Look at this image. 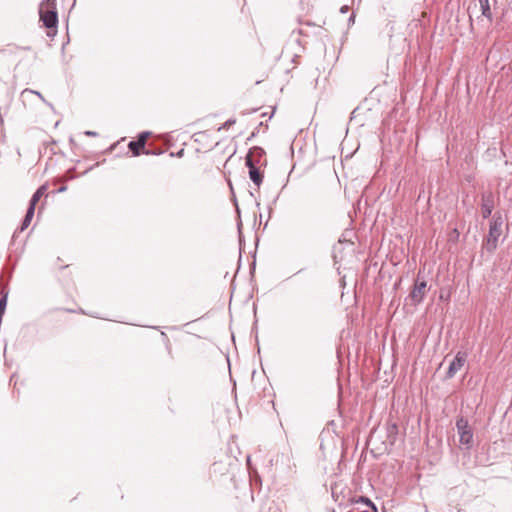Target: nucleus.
<instances>
[{
  "label": "nucleus",
  "instance_id": "nucleus-9",
  "mask_svg": "<svg viewBox=\"0 0 512 512\" xmlns=\"http://www.w3.org/2000/svg\"><path fill=\"white\" fill-rule=\"evenodd\" d=\"M149 135L150 132H142L138 135L137 140L129 142L128 147L131 150L133 156H139L141 154V151H143L145 148Z\"/></svg>",
  "mask_w": 512,
  "mask_h": 512
},
{
  "label": "nucleus",
  "instance_id": "nucleus-4",
  "mask_svg": "<svg viewBox=\"0 0 512 512\" xmlns=\"http://www.w3.org/2000/svg\"><path fill=\"white\" fill-rule=\"evenodd\" d=\"M426 292L427 282L425 280L420 281L419 279H417L409 294V298L414 305H418L424 300Z\"/></svg>",
  "mask_w": 512,
  "mask_h": 512
},
{
  "label": "nucleus",
  "instance_id": "nucleus-3",
  "mask_svg": "<svg viewBox=\"0 0 512 512\" xmlns=\"http://www.w3.org/2000/svg\"><path fill=\"white\" fill-rule=\"evenodd\" d=\"M456 428L460 444L469 449L473 443V431L469 426L468 421L465 418L460 417L456 421Z\"/></svg>",
  "mask_w": 512,
  "mask_h": 512
},
{
  "label": "nucleus",
  "instance_id": "nucleus-12",
  "mask_svg": "<svg viewBox=\"0 0 512 512\" xmlns=\"http://www.w3.org/2000/svg\"><path fill=\"white\" fill-rule=\"evenodd\" d=\"M478 1L480 4V7H481L482 15L484 17H486L489 21H492L493 15L491 12L489 0H478Z\"/></svg>",
  "mask_w": 512,
  "mask_h": 512
},
{
  "label": "nucleus",
  "instance_id": "nucleus-6",
  "mask_svg": "<svg viewBox=\"0 0 512 512\" xmlns=\"http://www.w3.org/2000/svg\"><path fill=\"white\" fill-rule=\"evenodd\" d=\"M495 206L494 195L487 191L481 194V214L484 219L490 217Z\"/></svg>",
  "mask_w": 512,
  "mask_h": 512
},
{
  "label": "nucleus",
  "instance_id": "nucleus-8",
  "mask_svg": "<svg viewBox=\"0 0 512 512\" xmlns=\"http://www.w3.org/2000/svg\"><path fill=\"white\" fill-rule=\"evenodd\" d=\"M246 166L249 168V177L256 186H260L263 182V175L251 157L245 158Z\"/></svg>",
  "mask_w": 512,
  "mask_h": 512
},
{
  "label": "nucleus",
  "instance_id": "nucleus-15",
  "mask_svg": "<svg viewBox=\"0 0 512 512\" xmlns=\"http://www.w3.org/2000/svg\"><path fill=\"white\" fill-rule=\"evenodd\" d=\"M67 190V186L65 185H62L60 186L57 190H56V193H63Z\"/></svg>",
  "mask_w": 512,
  "mask_h": 512
},
{
  "label": "nucleus",
  "instance_id": "nucleus-5",
  "mask_svg": "<svg viewBox=\"0 0 512 512\" xmlns=\"http://www.w3.org/2000/svg\"><path fill=\"white\" fill-rule=\"evenodd\" d=\"M42 196L40 194H38V192L35 191V193L32 195L31 199H30V203H29V207L27 209V212H26V215L22 221V224H21V227H20V232L24 231L25 229H27L33 219V216H34V213H35V207H36V204L38 203V201L40 200Z\"/></svg>",
  "mask_w": 512,
  "mask_h": 512
},
{
  "label": "nucleus",
  "instance_id": "nucleus-1",
  "mask_svg": "<svg viewBox=\"0 0 512 512\" xmlns=\"http://www.w3.org/2000/svg\"><path fill=\"white\" fill-rule=\"evenodd\" d=\"M503 219L500 214H495L489 223V232L484 243L488 252H494L498 245V240L502 234Z\"/></svg>",
  "mask_w": 512,
  "mask_h": 512
},
{
  "label": "nucleus",
  "instance_id": "nucleus-11",
  "mask_svg": "<svg viewBox=\"0 0 512 512\" xmlns=\"http://www.w3.org/2000/svg\"><path fill=\"white\" fill-rule=\"evenodd\" d=\"M265 155V151L258 146L252 147L246 157H251L255 161L256 165L260 163L261 158Z\"/></svg>",
  "mask_w": 512,
  "mask_h": 512
},
{
  "label": "nucleus",
  "instance_id": "nucleus-14",
  "mask_svg": "<svg viewBox=\"0 0 512 512\" xmlns=\"http://www.w3.org/2000/svg\"><path fill=\"white\" fill-rule=\"evenodd\" d=\"M235 122H236V120H235V119H228V120L224 123L223 127H224V128H228V127H230L231 125H233Z\"/></svg>",
  "mask_w": 512,
  "mask_h": 512
},
{
  "label": "nucleus",
  "instance_id": "nucleus-13",
  "mask_svg": "<svg viewBox=\"0 0 512 512\" xmlns=\"http://www.w3.org/2000/svg\"><path fill=\"white\" fill-rule=\"evenodd\" d=\"M46 191H47V185H46V184H44V185L40 186V187L36 190V192H38V194H40L41 196H43V195L46 193Z\"/></svg>",
  "mask_w": 512,
  "mask_h": 512
},
{
  "label": "nucleus",
  "instance_id": "nucleus-10",
  "mask_svg": "<svg viewBox=\"0 0 512 512\" xmlns=\"http://www.w3.org/2000/svg\"><path fill=\"white\" fill-rule=\"evenodd\" d=\"M355 504L361 505L357 507L360 512H377L375 505L370 499L366 497L360 496L357 500H355Z\"/></svg>",
  "mask_w": 512,
  "mask_h": 512
},
{
  "label": "nucleus",
  "instance_id": "nucleus-2",
  "mask_svg": "<svg viewBox=\"0 0 512 512\" xmlns=\"http://www.w3.org/2000/svg\"><path fill=\"white\" fill-rule=\"evenodd\" d=\"M39 14L44 26L48 29H54L56 31L58 24L56 0L42 1L40 4Z\"/></svg>",
  "mask_w": 512,
  "mask_h": 512
},
{
  "label": "nucleus",
  "instance_id": "nucleus-16",
  "mask_svg": "<svg viewBox=\"0 0 512 512\" xmlns=\"http://www.w3.org/2000/svg\"><path fill=\"white\" fill-rule=\"evenodd\" d=\"M85 135H87V136H96L97 132H95V131H86Z\"/></svg>",
  "mask_w": 512,
  "mask_h": 512
},
{
  "label": "nucleus",
  "instance_id": "nucleus-7",
  "mask_svg": "<svg viewBox=\"0 0 512 512\" xmlns=\"http://www.w3.org/2000/svg\"><path fill=\"white\" fill-rule=\"evenodd\" d=\"M467 360V354L465 352L459 351L454 359L451 361L448 371H447V378H453L458 371L461 370V368L464 366Z\"/></svg>",
  "mask_w": 512,
  "mask_h": 512
}]
</instances>
